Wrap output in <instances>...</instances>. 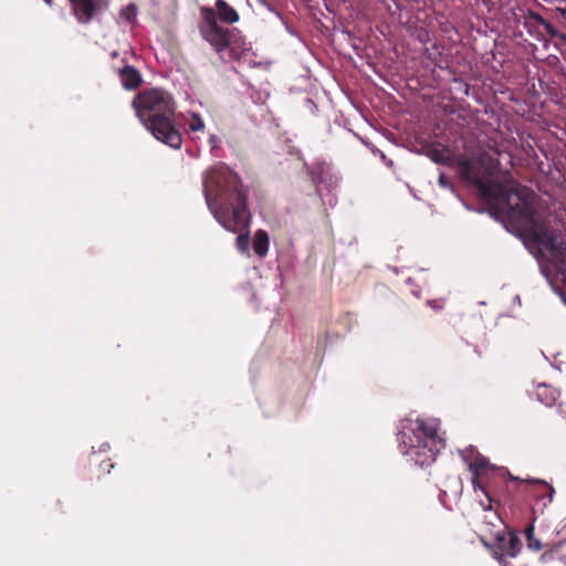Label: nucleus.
<instances>
[{
    "instance_id": "obj_1",
    "label": "nucleus",
    "mask_w": 566,
    "mask_h": 566,
    "mask_svg": "<svg viewBox=\"0 0 566 566\" xmlns=\"http://www.w3.org/2000/svg\"><path fill=\"white\" fill-rule=\"evenodd\" d=\"M460 166L465 179L478 188L481 197L504 218L516 234L536 243L541 251L544 249L549 252L552 263L566 284V243L537 211L536 193L510 175L503 181L492 179V169L485 168L480 159H463Z\"/></svg>"
},
{
    "instance_id": "obj_2",
    "label": "nucleus",
    "mask_w": 566,
    "mask_h": 566,
    "mask_svg": "<svg viewBox=\"0 0 566 566\" xmlns=\"http://www.w3.org/2000/svg\"><path fill=\"white\" fill-rule=\"evenodd\" d=\"M203 195L216 220L228 231L239 233L237 248L247 252L249 248L248 190L241 178L229 166L218 163L207 169L202 177Z\"/></svg>"
},
{
    "instance_id": "obj_3",
    "label": "nucleus",
    "mask_w": 566,
    "mask_h": 566,
    "mask_svg": "<svg viewBox=\"0 0 566 566\" xmlns=\"http://www.w3.org/2000/svg\"><path fill=\"white\" fill-rule=\"evenodd\" d=\"M133 107L144 127L157 140L174 149L181 147L182 137L175 123L176 105L168 92L144 90L134 97Z\"/></svg>"
},
{
    "instance_id": "obj_4",
    "label": "nucleus",
    "mask_w": 566,
    "mask_h": 566,
    "mask_svg": "<svg viewBox=\"0 0 566 566\" xmlns=\"http://www.w3.org/2000/svg\"><path fill=\"white\" fill-rule=\"evenodd\" d=\"M399 449L419 465L430 464L436 460L441 439L437 424L421 419H403L397 434Z\"/></svg>"
},
{
    "instance_id": "obj_5",
    "label": "nucleus",
    "mask_w": 566,
    "mask_h": 566,
    "mask_svg": "<svg viewBox=\"0 0 566 566\" xmlns=\"http://www.w3.org/2000/svg\"><path fill=\"white\" fill-rule=\"evenodd\" d=\"M202 21L199 24L201 36L216 50L222 53L224 50L230 51V56L239 60L241 54L247 51L248 44L240 35L237 29H228L219 25L216 11L211 8L201 10Z\"/></svg>"
},
{
    "instance_id": "obj_6",
    "label": "nucleus",
    "mask_w": 566,
    "mask_h": 566,
    "mask_svg": "<svg viewBox=\"0 0 566 566\" xmlns=\"http://www.w3.org/2000/svg\"><path fill=\"white\" fill-rule=\"evenodd\" d=\"M71 12L81 24H87L105 12L111 0H67Z\"/></svg>"
},
{
    "instance_id": "obj_7",
    "label": "nucleus",
    "mask_w": 566,
    "mask_h": 566,
    "mask_svg": "<svg viewBox=\"0 0 566 566\" xmlns=\"http://www.w3.org/2000/svg\"><path fill=\"white\" fill-rule=\"evenodd\" d=\"M469 470L472 472L473 489L475 491H482L488 497L489 502H491L492 499L486 489L485 481L489 478L490 473H493L495 471V468L489 462V460L485 457L478 455L469 464Z\"/></svg>"
},
{
    "instance_id": "obj_8",
    "label": "nucleus",
    "mask_w": 566,
    "mask_h": 566,
    "mask_svg": "<svg viewBox=\"0 0 566 566\" xmlns=\"http://www.w3.org/2000/svg\"><path fill=\"white\" fill-rule=\"evenodd\" d=\"M511 481H517L520 485L524 486V491L527 495L534 497L535 500H545L551 503L553 501L554 489L552 485L542 480H521L516 476H513L510 472H505Z\"/></svg>"
},
{
    "instance_id": "obj_9",
    "label": "nucleus",
    "mask_w": 566,
    "mask_h": 566,
    "mask_svg": "<svg viewBox=\"0 0 566 566\" xmlns=\"http://www.w3.org/2000/svg\"><path fill=\"white\" fill-rule=\"evenodd\" d=\"M521 551V541L514 533H507L496 536L495 555L500 562H504L505 557H515Z\"/></svg>"
},
{
    "instance_id": "obj_10",
    "label": "nucleus",
    "mask_w": 566,
    "mask_h": 566,
    "mask_svg": "<svg viewBox=\"0 0 566 566\" xmlns=\"http://www.w3.org/2000/svg\"><path fill=\"white\" fill-rule=\"evenodd\" d=\"M122 85L126 90H136L142 83V76L139 72L130 66L126 65L118 72Z\"/></svg>"
},
{
    "instance_id": "obj_11",
    "label": "nucleus",
    "mask_w": 566,
    "mask_h": 566,
    "mask_svg": "<svg viewBox=\"0 0 566 566\" xmlns=\"http://www.w3.org/2000/svg\"><path fill=\"white\" fill-rule=\"evenodd\" d=\"M216 8L218 11V13H216V15L219 17L223 22L234 23L239 20L238 12L231 6H229L224 0H217Z\"/></svg>"
},
{
    "instance_id": "obj_12",
    "label": "nucleus",
    "mask_w": 566,
    "mask_h": 566,
    "mask_svg": "<svg viewBox=\"0 0 566 566\" xmlns=\"http://www.w3.org/2000/svg\"><path fill=\"white\" fill-rule=\"evenodd\" d=\"M270 238L265 230H258L253 240V250L256 255L264 258L268 254Z\"/></svg>"
},
{
    "instance_id": "obj_13",
    "label": "nucleus",
    "mask_w": 566,
    "mask_h": 566,
    "mask_svg": "<svg viewBox=\"0 0 566 566\" xmlns=\"http://www.w3.org/2000/svg\"><path fill=\"white\" fill-rule=\"evenodd\" d=\"M536 396L544 405L552 406L557 400L559 394L555 388L543 384L537 386Z\"/></svg>"
},
{
    "instance_id": "obj_14",
    "label": "nucleus",
    "mask_w": 566,
    "mask_h": 566,
    "mask_svg": "<svg viewBox=\"0 0 566 566\" xmlns=\"http://www.w3.org/2000/svg\"><path fill=\"white\" fill-rule=\"evenodd\" d=\"M535 518L536 517L533 516V521H535ZM534 522H532L530 525L525 527L524 535L526 537L528 548L533 551H539L542 548V543L539 539L534 537Z\"/></svg>"
},
{
    "instance_id": "obj_15",
    "label": "nucleus",
    "mask_w": 566,
    "mask_h": 566,
    "mask_svg": "<svg viewBox=\"0 0 566 566\" xmlns=\"http://www.w3.org/2000/svg\"><path fill=\"white\" fill-rule=\"evenodd\" d=\"M536 20L545 27L546 31L551 34V36L559 38L566 41V34L559 33L556 29L552 27L551 23L546 22L541 15L537 14Z\"/></svg>"
},
{
    "instance_id": "obj_16",
    "label": "nucleus",
    "mask_w": 566,
    "mask_h": 566,
    "mask_svg": "<svg viewBox=\"0 0 566 566\" xmlns=\"http://www.w3.org/2000/svg\"><path fill=\"white\" fill-rule=\"evenodd\" d=\"M205 128V123L200 115L192 114L190 122H189V129L191 132H201Z\"/></svg>"
},
{
    "instance_id": "obj_17",
    "label": "nucleus",
    "mask_w": 566,
    "mask_h": 566,
    "mask_svg": "<svg viewBox=\"0 0 566 566\" xmlns=\"http://www.w3.org/2000/svg\"><path fill=\"white\" fill-rule=\"evenodd\" d=\"M123 14L126 17V19L130 20L136 15V8L134 4H129L126 7V9L123 11Z\"/></svg>"
},
{
    "instance_id": "obj_18",
    "label": "nucleus",
    "mask_w": 566,
    "mask_h": 566,
    "mask_svg": "<svg viewBox=\"0 0 566 566\" xmlns=\"http://www.w3.org/2000/svg\"><path fill=\"white\" fill-rule=\"evenodd\" d=\"M99 467L103 472L109 473L112 471V469L114 468V463L111 461V459H107V460L102 461Z\"/></svg>"
},
{
    "instance_id": "obj_19",
    "label": "nucleus",
    "mask_w": 566,
    "mask_h": 566,
    "mask_svg": "<svg viewBox=\"0 0 566 566\" xmlns=\"http://www.w3.org/2000/svg\"><path fill=\"white\" fill-rule=\"evenodd\" d=\"M439 184L443 187H446L448 185V180H447V177L444 175H440L439 177Z\"/></svg>"
},
{
    "instance_id": "obj_20",
    "label": "nucleus",
    "mask_w": 566,
    "mask_h": 566,
    "mask_svg": "<svg viewBox=\"0 0 566 566\" xmlns=\"http://www.w3.org/2000/svg\"><path fill=\"white\" fill-rule=\"evenodd\" d=\"M557 11L566 20V8H557Z\"/></svg>"
},
{
    "instance_id": "obj_21",
    "label": "nucleus",
    "mask_w": 566,
    "mask_h": 566,
    "mask_svg": "<svg viewBox=\"0 0 566 566\" xmlns=\"http://www.w3.org/2000/svg\"><path fill=\"white\" fill-rule=\"evenodd\" d=\"M433 159H434L436 161H438V163L442 160V159H441V156H440L438 153H437V154H434Z\"/></svg>"
},
{
    "instance_id": "obj_22",
    "label": "nucleus",
    "mask_w": 566,
    "mask_h": 566,
    "mask_svg": "<svg viewBox=\"0 0 566 566\" xmlns=\"http://www.w3.org/2000/svg\"><path fill=\"white\" fill-rule=\"evenodd\" d=\"M216 142H217V137H216V136H211V137H210V143H211V144H214Z\"/></svg>"
},
{
    "instance_id": "obj_23",
    "label": "nucleus",
    "mask_w": 566,
    "mask_h": 566,
    "mask_svg": "<svg viewBox=\"0 0 566 566\" xmlns=\"http://www.w3.org/2000/svg\"><path fill=\"white\" fill-rule=\"evenodd\" d=\"M48 6H52L53 4V0H43Z\"/></svg>"
}]
</instances>
